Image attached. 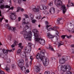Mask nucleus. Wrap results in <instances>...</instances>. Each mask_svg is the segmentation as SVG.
<instances>
[{"mask_svg":"<svg viewBox=\"0 0 74 74\" xmlns=\"http://www.w3.org/2000/svg\"><path fill=\"white\" fill-rule=\"evenodd\" d=\"M44 52L45 50H43L40 52V53H38L36 55V58L38 62H40L41 61H42L43 62V65L45 66H47L48 64L49 59L44 56Z\"/></svg>","mask_w":74,"mask_h":74,"instance_id":"1","label":"nucleus"},{"mask_svg":"<svg viewBox=\"0 0 74 74\" xmlns=\"http://www.w3.org/2000/svg\"><path fill=\"white\" fill-rule=\"evenodd\" d=\"M32 32L34 33L36 41L38 42L39 44L42 45H44L45 44V40H41L38 38L40 37V35L38 34L39 32L38 31V30L37 29H34L32 30Z\"/></svg>","mask_w":74,"mask_h":74,"instance_id":"2","label":"nucleus"},{"mask_svg":"<svg viewBox=\"0 0 74 74\" xmlns=\"http://www.w3.org/2000/svg\"><path fill=\"white\" fill-rule=\"evenodd\" d=\"M61 69L63 71H66V74H71V72L70 71V69H69V68L71 69L70 67H69V68L67 67V65H64L63 66V65H62L61 66Z\"/></svg>","mask_w":74,"mask_h":74,"instance_id":"3","label":"nucleus"},{"mask_svg":"<svg viewBox=\"0 0 74 74\" xmlns=\"http://www.w3.org/2000/svg\"><path fill=\"white\" fill-rule=\"evenodd\" d=\"M11 15H10V18L12 20H15L16 19L17 16L16 15V13L14 12L11 13Z\"/></svg>","mask_w":74,"mask_h":74,"instance_id":"4","label":"nucleus"},{"mask_svg":"<svg viewBox=\"0 0 74 74\" xmlns=\"http://www.w3.org/2000/svg\"><path fill=\"white\" fill-rule=\"evenodd\" d=\"M63 18H59L58 19L57 21L56 22V24L57 25H60V24H63V21H62L61 22V21H62Z\"/></svg>","mask_w":74,"mask_h":74,"instance_id":"5","label":"nucleus"},{"mask_svg":"<svg viewBox=\"0 0 74 74\" xmlns=\"http://www.w3.org/2000/svg\"><path fill=\"white\" fill-rule=\"evenodd\" d=\"M19 61V63H17L18 65V66L21 67V66H22L24 64L25 62L23 59H20Z\"/></svg>","mask_w":74,"mask_h":74,"instance_id":"6","label":"nucleus"},{"mask_svg":"<svg viewBox=\"0 0 74 74\" xmlns=\"http://www.w3.org/2000/svg\"><path fill=\"white\" fill-rule=\"evenodd\" d=\"M61 10H62L63 14H64L65 12H66L67 9L66 8L64 5H62L61 8Z\"/></svg>","mask_w":74,"mask_h":74,"instance_id":"7","label":"nucleus"},{"mask_svg":"<svg viewBox=\"0 0 74 74\" xmlns=\"http://www.w3.org/2000/svg\"><path fill=\"white\" fill-rule=\"evenodd\" d=\"M5 27H6V28H7V29H9L10 30H12L13 32H15V30H16V28L15 27H10L9 25H6Z\"/></svg>","mask_w":74,"mask_h":74,"instance_id":"8","label":"nucleus"},{"mask_svg":"<svg viewBox=\"0 0 74 74\" xmlns=\"http://www.w3.org/2000/svg\"><path fill=\"white\" fill-rule=\"evenodd\" d=\"M55 4H57L58 5H60V6H62L63 4L62 2L59 0H55Z\"/></svg>","mask_w":74,"mask_h":74,"instance_id":"9","label":"nucleus"},{"mask_svg":"<svg viewBox=\"0 0 74 74\" xmlns=\"http://www.w3.org/2000/svg\"><path fill=\"white\" fill-rule=\"evenodd\" d=\"M68 58H67L66 57L65 59L63 58H62L60 60L59 62L61 64H63L64 63V62H63L64 61H67L68 60Z\"/></svg>","mask_w":74,"mask_h":74,"instance_id":"10","label":"nucleus"},{"mask_svg":"<svg viewBox=\"0 0 74 74\" xmlns=\"http://www.w3.org/2000/svg\"><path fill=\"white\" fill-rule=\"evenodd\" d=\"M24 51L27 53H30L31 51V49L29 47H27L24 48Z\"/></svg>","mask_w":74,"mask_h":74,"instance_id":"11","label":"nucleus"},{"mask_svg":"<svg viewBox=\"0 0 74 74\" xmlns=\"http://www.w3.org/2000/svg\"><path fill=\"white\" fill-rule=\"evenodd\" d=\"M55 9L54 8H51L49 10V12L50 14H53L55 13Z\"/></svg>","mask_w":74,"mask_h":74,"instance_id":"12","label":"nucleus"},{"mask_svg":"<svg viewBox=\"0 0 74 74\" xmlns=\"http://www.w3.org/2000/svg\"><path fill=\"white\" fill-rule=\"evenodd\" d=\"M34 69L36 71V73H38L40 71V69L39 66H36L34 67Z\"/></svg>","mask_w":74,"mask_h":74,"instance_id":"13","label":"nucleus"},{"mask_svg":"<svg viewBox=\"0 0 74 74\" xmlns=\"http://www.w3.org/2000/svg\"><path fill=\"white\" fill-rule=\"evenodd\" d=\"M52 28L53 30H55V31H56L57 32H56V34L58 36L59 34V32H58V31L57 29H59V27L55 26L54 27H53Z\"/></svg>","mask_w":74,"mask_h":74,"instance_id":"14","label":"nucleus"},{"mask_svg":"<svg viewBox=\"0 0 74 74\" xmlns=\"http://www.w3.org/2000/svg\"><path fill=\"white\" fill-rule=\"evenodd\" d=\"M32 33L31 32H30L29 33H28L27 35V38H32Z\"/></svg>","mask_w":74,"mask_h":74,"instance_id":"15","label":"nucleus"},{"mask_svg":"<svg viewBox=\"0 0 74 74\" xmlns=\"http://www.w3.org/2000/svg\"><path fill=\"white\" fill-rule=\"evenodd\" d=\"M4 59L7 62V63H10L11 62V60L10 59H8V56H6L4 58Z\"/></svg>","mask_w":74,"mask_h":74,"instance_id":"16","label":"nucleus"},{"mask_svg":"<svg viewBox=\"0 0 74 74\" xmlns=\"http://www.w3.org/2000/svg\"><path fill=\"white\" fill-rule=\"evenodd\" d=\"M5 70L8 72H10V65L7 64L6 65L5 68Z\"/></svg>","mask_w":74,"mask_h":74,"instance_id":"17","label":"nucleus"},{"mask_svg":"<svg viewBox=\"0 0 74 74\" xmlns=\"http://www.w3.org/2000/svg\"><path fill=\"white\" fill-rule=\"evenodd\" d=\"M49 26H49L48 25H47L46 26V29L48 30V31H50L51 30H53V28H52V27H50L48 28Z\"/></svg>","mask_w":74,"mask_h":74,"instance_id":"18","label":"nucleus"},{"mask_svg":"<svg viewBox=\"0 0 74 74\" xmlns=\"http://www.w3.org/2000/svg\"><path fill=\"white\" fill-rule=\"evenodd\" d=\"M47 36L49 38H54V37L49 33L48 34Z\"/></svg>","mask_w":74,"mask_h":74,"instance_id":"19","label":"nucleus"},{"mask_svg":"<svg viewBox=\"0 0 74 74\" xmlns=\"http://www.w3.org/2000/svg\"><path fill=\"white\" fill-rule=\"evenodd\" d=\"M67 7L69 8V7H70V6H74V5H73V3H70L69 1L68 2V5H67Z\"/></svg>","mask_w":74,"mask_h":74,"instance_id":"20","label":"nucleus"},{"mask_svg":"<svg viewBox=\"0 0 74 74\" xmlns=\"http://www.w3.org/2000/svg\"><path fill=\"white\" fill-rule=\"evenodd\" d=\"M63 44H64L63 42H62L60 41L59 42H58V47H60V46L62 45Z\"/></svg>","mask_w":74,"mask_h":74,"instance_id":"21","label":"nucleus"},{"mask_svg":"<svg viewBox=\"0 0 74 74\" xmlns=\"http://www.w3.org/2000/svg\"><path fill=\"white\" fill-rule=\"evenodd\" d=\"M33 11H34V12H38L39 10V9L38 8H34L33 9Z\"/></svg>","mask_w":74,"mask_h":74,"instance_id":"22","label":"nucleus"},{"mask_svg":"<svg viewBox=\"0 0 74 74\" xmlns=\"http://www.w3.org/2000/svg\"><path fill=\"white\" fill-rule=\"evenodd\" d=\"M29 28L28 25H26L25 27L24 28L23 30L24 31H26L27 29H28V28Z\"/></svg>","mask_w":74,"mask_h":74,"instance_id":"23","label":"nucleus"},{"mask_svg":"<svg viewBox=\"0 0 74 74\" xmlns=\"http://www.w3.org/2000/svg\"><path fill=\"white\" fill-rule=\"evenodd\" d=\"M49 49H50V50H51V51H54V49H53V47L51 46L49 47Z\"/></svg>","mask_w":74,"mask_h":74,"instance_id":"24","label":"nucleus"},{"mask_svg":"<svg viewBox=\"0 0 74 74\" xmlns=\"http://www.w3.org/2000/svg\"><path fill=\"white\" fill-rule=\"evenodd\" d=\"M18 44V42L16 40H14V45H17Z\"/></svg>","mask_w":74,"mask_h":74,"instance_id":"25","label":"nucleus"},{"mask_svg":"<svg viewBox=\"0 0 74 74\" xmlns=\"http://www.w3.org/2000/svg\"><path fill=\"white\" fill-rule=\"evenodd\" d=\"M21 51H22V50L21 49H18L17 51V54H19V53H22V52Z\"/></svg>","mask_w":74,"mask_h":74,"instance_id":"26","label":"nucleus"},{"mask_svg":"<svg viewBox=\"0 0 74 74\" xmlns=\"http://www.w3.org/2000/svg\"><path fill=\"white\" fill-rule=\"evenodd\" d=\"M4 8H5L4 5H2L0 6V8L1 9H3Z\"/></svg>","mask_w":74,"mask_h":74,"instance_id":"27","label":"nucleus"},{"mask_svg":"<svg viewBox=\"0 0 74 74\" xmlns=\"http://www.w3.org/2000/svg\"><path fill=\"white\" fill-rule=\"evenodd\" d=\"M48 7L45 6H43V10H46V9H48Z\"/></svg>","mask_w":74,"mask_h":74,"instance_id":"28","label":"nucleus"},{"mask_svg":"<svg viewBox=\"0 0 74 74\" xmlns=\"http://www.w3.org/2000/svg\"><path fill=\"white\" fill-rule=\"evenodd\" d=\"M8 51L9 52H13V51L12 50H13L14 51V50H15V49L14 48H12V49L10 50H9L8 49Z\"/></svg>","mask_w":74,"mask_h":74,"instance_id":"29","label":"nucleus"},{"mask_svg":"<svg viewBox=\"0 0 74 74\" xmlns=\"http://www.w3.org/2000/svg\"><path fill=\"white\" fill-rule=\"evenodd\" d=\"M21 9V7H18L17 8V11H16V12H19V10Z\"/></svg>","mask_w":74,"mask_h":74,"instance_id":"30","label":"nucleus"},{"mask_svg":"<svg viewBox=\"0 0 74 74\" xmlns=\"http://www.w3.org/2000/svg\"><path fill=\"white\" fill-rule=\"evenodd\" d=\"M18 45L20 46L18 47H20V48H21V49H22V48H23V47L22 46V43H19L18 44Z\"/></svg>","mask_w":74,"mask_h":74,"instance_id":"31","label":"nucleus"},{"mask_svg":"<svg viewBox=\"0 0 74 74\" xmlns=\"http://www.w3.org/2000/svg\"><path fill=\"white\" fill-rule=\"evenodd\" d=\"M8 50H5L3 51V53H5V54H7V53H8Z\"/></svg>","mask_w":74,"mask_h":74,"instance_id":"32","label":"nucleus"},{"mask_svg":"<svg viewBox=\"0 0 74 74\" xmlns=\"http://www.w3.org/2000/svg\"><path fill=\"white\" fill-rule=\"evenodd\" d=\"M49 5H50V6H52L53 5V2H51L49 4Z\"/></svg>","mask_w":74,"mask_h":74,"instance_id":"33","label":"nucleus"},{"mask_svg":"<svg viewBox=\"0 0 74 74\" xmlns=\"http://www.w3.org/2000/svg\"><path fill=\"white\" fill-rule=\"evenodd\" d=\"M0 74H5L4 71H1V70H0Z\"/></svg>","mask_w":74,"mask_h":74,"instance_id":"34","label":"nucleus"},{"mask_svg":"<svg viewBox=\"0 0 74 74\" xmlns=\"http://www.w3.org/2000/svg\"><path fill=\"white\" fill-rule=\"evenodd\" d=\"M32 44L31 42H29L28 43V45L29 47H32Z\"/></svg>","mask_w":74,"mask_h":74,"instance_id":"35","label":"nucleus"},{"mask_svg":"<svg viewBox=\"0 0 74 74\" xmlns=\"http://www.w3.org/2000/svg\"><path fill=\"white\" fill-rule=\"evenodd\" d=\"M57 55L58 57H60L62 56V55L60 53H57Z\"/></svg>","mask_w":74,"mask_h":74,"instance_id":"36","label":"nucleus"},{"mask_svg":"<svg viewBox=\"0 0 74 74\" xmlns=\"http://www.w3.org/2000/svg\"><path fill=\"white\" fill-rule=\"evenodd\" d=\"M5 8H10V6L7 5L5 6Z\"/></svg>","mask_w":74,"mask_h":74,"instance_id":"37","label":"nucleus"},{"mask_svg":"<svg viewBox=\"0 0 74 74\" xmlns=\"http://www.w3.org/2000/svg\"><path fill=\"white\" fill-rule=\"evenodd\" d=\"M21 20V18L20 17H19L18 18V22H20Z\"/></svg>","mask_w":74,"mask_h":74,"instance_id":"38","label":"nucleus"},{"mask_svg":"<svg viewBox=\"0 0 74 74\" xmlns=\"http://www.w3.org/2000/svg\"><path fill=\"white\" fill-rule=\"evenodd\" d=\"M45 74H49V71H46L45 72Z\"/></svg>","mask_w":74,"mask_h":74,"instance_id":"39","label":"nucleus"},{"mask_svg":"<svg viewBox=\"0 0 74 74\" xmlns=\"http://www.w3.org/2000/svg\"><path fill=\"white\" fill-rule=\"evenodd\" d=\"M65 37H66V36L64 35H62L61 36V37L62 39H64L65 38Z\"/></svg>","mask_w":74,"mask_h":74,"instance_id":"40","label":"nucleus"},{"mask_svg":"<svg viewBox=\"0 0 74 74\" xmlns=\"http://www.w3.org/2000/svg\"><path fill=\"white\" fill-rule=\"evenodd\" d=\"M47 0H41L40 2H47Z\"/></svg>","mask_w":74,"mask_h":74,"instance_id":"41","label":"nucleus"},{"mask_svg":"<svg viewBox=\"0 0 74 74\" xmlns=\"http://www.w3.org/2000/svg\"><path fill=\"white\" fill-rule=\"evenodd\" d=\"M22 0H18V1L19 4H21V1Z\"/></svg>","mask_w":74,"mask_h":74,"instance_id":"42","label":"nucleus"},{"mask_svg":"<svg viewBox=\"0 0 74 74\" xmlns=\"http://www.w3.org/2000/svg\"><path fill=\"white\" fill-rule=\"evenodd\" d=\"M3 19H4V18H3V17H2L1 18H0V22H2V21H3Z\"/></svg>","mask_w":74,"mask_h":74,"instance_id":"43","label":"nucleus"},{"mask_svg":"<svg viewBox=\"0 0 74 74\" xmlns=\"http://www.w3.org/2000/svg\"><path fill=\"white\" fill-rule=\"evenodd\" d=\"M44 13H45V14H48V12H47V11H45L44 12Z\"/></svg>","mask_w":74,"mask_h":74,"instance_id":"44","label":"nucleus"},{"mask_svg":"<svg viewBox=\"0 0 74 74\" xmlns=\"http://www.w3.org/2000/svg\"><path fill=\"white\" fill-rule=\"evenodd\" d=\"M31 60H33V56H31L30 58Z\"/></svg>","mask_w":74,"mask_h":74,"instance_id":"45","label":"nucleus"},{"mask_svg":"<svg viewBox=\"0 0 74 74\" xmlns=\"http://www.w3.org/2000/svg\"><path fill=\"white\" fill-rule=\"evenodd\" d=\"M40 10H43V6H40Z\"/></svg>","mask_w":74,"mask_h":74,"instance_id":"46","label":"nucleus"},{"mask_svg":"<svg viewBox=\"0 0 74 74\" xmlns=\"http://www.w3.org/2000/svg\"><path fill=\"white\" fill-rule=\"evenodd\" d=\"M36 20H32V22L33 23H35V22H36Z\"/></svg>","mask_w":74,"mask_h":74,"instance_id":"47","label":"nucleus"},{"mask_svg":"<svg viewBox=\"0 0 74 74\" xmlns=\"http://www.w3.org/2000/svg\"><path fill=\"white\" fill-rule=\"evenodd\" d=\"M45 23L46 25H48L49 23H48V22L47 21H45Z\"/></svg>","mask_w":74,"mask_h":74,"instance_id":"48","label":"nucleus"},{"mask_svg":"<svg viewBox=\"0 0 74 74\" xmlns=\"http://www.w3.org/2000/svg\"><path fill=\"white\" fill-rule=\"evenodd\" d=\"M11 47H12V48H14V47H15V45H12L11 46Z\"/></svg>","mask_w":74,"mask_h":74,"instance_id":"49","label":"nucleus"},{"mask_svg":"<svg viewBox=\"0 0 74 74\" xmlns=\"http://www.w3.org/2000/svg\"><path fill=\"white\" fill-rule=\"evenodd\" d=\"M24 67V69H26V68H25V67H21V70H23V68Z\"/></svg>","mask_w":74,"mask_h":74,"instance_id":"50","label":"nucleus"},{"mask_svg":"<svg viewBox=\"0 0 74 74\" xmlns=\"http://www.w3.org/2000/svg\"><path fill=\"white\" fill-rule=\"evenodd\" d=\"M66 37H67V38H71V36H67Z\"/></svg>","mask_w":74,"mask_h":74,"instance_id":"51","label":"nucleus"},{"mask_svg":"<svg viewBox=\"0 0 74 74\" xmlns=\"http://www.w3.org/2000/svg\"><path fill=\"white\" fill-rule=\"evenodd\" d=\"M29 23V22H27V23H26L25 22H23V25H25V24H26V23L27 24V23Z\"/></svg>","mask_w":74,"mask_h":74,"instance_id":"52","label":"nucleus"},{"mask_svg":"<svg viewBox=\"0 0 74 74\" xmlns=\"http://www.w3.org/2000/svg\"><path fill=\"white\" fill-rule=\"evenodd\" d=\"M25 18H28L29 16H28V15L26 14H25Z\"/></svg>","mask_w":74,"mask_h":74,"instance_id":"53","label":"nucleus"},{"mask_svg":"<svg viewBox=\"0 0 74 74\" xmlns=\"http://www.w3.org/2000/svg\"><path fill=\"white\" fill-rule=\"evenodd\" d=\"M26 72H27V73H29V72H30V71H29V69L27 70L26 71Z\"/></svg>","mask_w":74,"mask_h":74,"instance_id":"54","label":"nucleus"},{"mask_svg":"<svg viewBox=\"0 0 74 74\" xmlns=\"http://www.w3.org/2000/svg\"><path fill=\"white\" fill-rule=\"evenodd\" d=\"M0 16H1V11L0 10Z\"/></svg>","mask_w":74,"mask_h":74,"instance_id":"55","label":"nucleus"},{"mask_svg":"<svg viewBox=\"0 0 74 74\" xmlns=\"http://www.w3.org/2000/svg\"><path fill=\"white\" fill-rule=\"evenodd\" d=\"M3 2H2V0H0V4H2Z\"/></svg>","mask_w":74,"mask_h":74,"instance_id":"56","label":"nucleus"},{"mask_svg":"<svg viewBox=\"0 0 74 74\" xmlns=\"http://www.w3.org/2000/svg\"><path fill=\"white\" fill-rule=\"evenodd\" d=\"M21 11L22 12H23V11H24V9H23L22 8L21 9Z\"/></svg>","mask_w":74,"mask_h":74,"instance_id":"57","label":"nucleus"},{"mask_svg":"<svg viewBox=\"0 0 74 74\" xmlns=\"http://www.w3.org/2000/svg\"><path fill=\"white\" fill-rule=\"evenodd\" d=\"M25 61V62L26 63H28V60H26Z\"/></svg>","mask_w":74,"mask_h":74,"instance_id":"58","label":"nucleus"},{"mask_svg":"<svg viewBox=\"0 0 74 74\" xmlns=\"http://www.w3.org/2000/svg\"><path fill=\"white\" fill-rule=\"evenodd\" d=\"M1 50H0V56H1Z\"/></svg>","mask_w":74,"mask_h":74,"instance_id":"59","label":"nucleus"},{"mask_svg":"<svg viewBox=\"0 0 74 74\" xmlns=\"http://www.w3.org/2000/svg\"><path fill=\"white\" fill-rule=\"evenodd\" d=\"M25 61L27 60V57H25Z\"/></svg>","mask_w":74,"mask_h":74,"instance_id":"60","label":"nucleus"},{"mask_svg":"<svg viewBox=\"0 0 74 74\" xmlns=\"http://www.w3.org/2000/svg\"><path fill=\"white\" fill-rule=\"evenodd\" d=\"M13 7H11V8H10V10H13Z\"/></svg>","mask_w":74,"mask_h":74,"instance_id":"61","label":"nucleus"},{"mask_svg":"<svg viewBox=\"0 0 74 74\" xmlns=\"http://www.w3.org/2000/svg\"><path fill=\"white\" fill-rule=\"evenodd\" d=\"M71 47H73V48H74V45H71Z\"/></svg>","mask_w":74,"mask_h":74,"instance_id":"62","label":"nucleus"},{"mask_svg":"<svg viewBox=\"0 0 74 74\" xmlns=\"http://www.w3.org/2000/svg\"><path fill=\"white\" fill-rule=\"evenodd\" d=\"M55 37L56 40H58V37H57V36H56Z\"/></svg>","mask_w":74,"mask_h":74,"instance_id":"63","label":"nucleus"},{"mask_svg":"<svg viewBox=\"0 0 74 74\" xmlns=\"http://www.w3.org/2000/svg\"><path fill=\"white\" fill-rule=\"evenodd\" d=\"M5 22H8V20H5Z\"/></svg>","mask_w":74,"mask_h":74,"instance_id":"64","label":"nucleus"}]
</instances>
